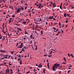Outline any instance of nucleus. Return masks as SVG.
Segmentation results:
<instances>
[{"instance_id": "1", "label": "nucleus", "mask_w": 74, "mask_h": 74, "mask_svg": "<svg viewBox=\"0 0 74 74\" xmlns=\"http://www.w3.org/2000/svg\"><path fill=\"white\" fill-rule=\"evenodd\" d=\"M60 66V64H57V63H56L54 64L53 66V71H56V69H58L57 67H59Z\"/></svg>"}, {"instance_id": "2", "label": "nucleus", "mask_w": 74, "mask_h": 74, "mask_svg": "<svg viewBox=\"0 0 74 74\" xmlns=\"http://www.w3.org/2000/svg\"><path fill=\"white\" fill-rule=\"evenodd\" d=\"M21 8H19L17 10V12H17L18 13H19V12H20V11H21Z\"/></svg>"}, {"instance_id": "3", "label": "nucleus", "mask_w": 74, "mask_h": 74, "mask_svg": "<svg viewBox=\"0 0 74 74\" xmlns=\"http://www.w3.org/2000/svg\"><path fill=\"white\" fill-rule=\"evenodd\" d=\"M9 23H10L11 22H12V21H13V19H12V18H10V19H9L8 21Z\"/></svg>"}, {"instance_id": "4", "label": "nucleus", "mask_w": 74, "mask_h": 74, "mask_svg": "<svg viewBox=\"0 0 74 74\" xmlns=\"http://www.w3.org/2000/svg\"><path fill=\"white\" fill-rule=\"evenodd\" d=\"M38 67H40V68L42 67V66L41 63H40L39 64V65L38 66Z\"/></svg>"}, {"instance_id": "5", "label": "nucleus", "mask_w": 74, "mask_h": 74, "mask_svg": "<svg viewBox=\"0 0 74 74\" xmlns=\"http://www.w3.org/2000/svg\"><path fill=\"white\" fill-rule=\"evenodd\" d=\"M53 18V16H50L49 18V19H52Z\"/></svg>"}, {"instance_id": "6", "label": "nucleus", "mask_w": 74, "mask_h": 74, "mask_svg": "<svg viewBox=\"0 0 74 74\" xmlns=\"http://www.w3.org/2000/svg\"><path fill=\"white\" fill-rule=\"evenodd\" d=\"M53 8H54L55 7H56V5H55V3H53Z\"/></svg>"}, {"instance_id": "7", "label": "nucleus", "mask_w": 74, "mask_h": 74, "mask_svg": "<svg viewBox=\"0 0 74 74\" xmlns=\"http://www.w3.org/2000/svg\"><path fill=\"white\" fill-rule=\"evenodd\" d=\"M49 54H51L52 53V51L51 50H50L49 51Z\"/></svg>"}, {"instance_id": "8", "label": "nucleus", "mask_w": 74, "mask_h": 74, "mask_svg": "<svg viewBox=\"0 0 74 74\" xmlns=\"http://www.w3.org/2000/svg\"><path fill=\"white\" fill-rule=\"evenodd\" d=\"M19 8H21V9L22 10H23L24 9V8H23V7H19Z\"/></svg>"}, {"instance_id": "9", "label": "nucleus", "mask_w": 74, "mask_h": 74, "mask_svg": "<svg viewBox=\"0 0 74 74\" xmlns=\"http://www.w3.org/2000/svg\"><path fill=\"white\" fill-rule=\"evenodd\" d=\"M17 29H18V30H19L20 31H21V32L22 31V29H21L20 28H18Z\"/></svg>"}, {"instance_id": "10", "label": "nucleus", "mask_w": 74, "mask_h": 74, "mask_svg": "<svg viewBox=\"0 0 74 74\" xmlns=\"http://www.w3.org/2000/svg\"><path fill=\"white\" fill-rule=\"evenodd\" d=\"M40 22L41 23H42V19L41 18H40L39 20Z\"/></svg>"}, {"instance_id": "11", "label": "nucleus", "mask_w": 74, "mask_h": 74, "mask_svg": "<svg viewBox=\"0 0 74 74\" xmlns=\"http://www.w3.org/2000/svg\"><path fill=\"white\" fill-rule=\"evenodd\" d=\"M9 8H11V9H12V10H14V9H13V7L12 6H10L9 7Z\"/></svg>"}, {"instance_id": "12", "label": "nucleus", "mask_w": 74, "mask_h": 74, "mask_svg": "<svg viewBox=\"0 0 74 74\" xmlns=\"http://www.w3.org/2000/svg\"><path fill=\"white\" fill-rule=\"evenodd\" d=\"M34 10V9H32V12L33 14H34V11H33Z\"/></svg>"}, {"instance_id": "13", "label": "nucleus", "mask_w": 74, "mask_h": 74, "mask_svg": "<svg viewBox=\"0 0 74 74\" xmlns=\"http://www.w3.org/2000/svg\"><path fill=\"white\" fill-rule=\"evenodd\" d=\"M6 73H8V74L9 73V71H7V69H6Z\"/></svg>"}, {"instance_id": "14", "label": "nucleus", "mask_w": 74, "mask_h": 74, "mask_svg": "<svg viewBox=\"0 0 74 74\" xmlns=\"http://www.w3.org/2000/svg\"><path fill=\"white\" fill-rule=\"evenodd\" d=\"M39 8H40V9H41V6L40 5H39V7L38 8V9Z\"/></svg>"}, {"instance_id": "15", "label": "nucleus", "mask_w": 74, "mask_h": 74, "mask_svg": "<svg viewBox=\"0 0 74 74\" xmlns=\"http://www.w3.org/2000/svg\"><path fill=\"white\" fill-rule=\"evenodd\" d=\"M20 65H22V60H20Z\"/></svg>"}, {"instance_id": "16", "label": "nucleus", "mask_w": 74, "mask_h": 74, "mask_svg": "<svg viewBox=\"0 0 74 74\" xmlns=\"http://www.w3.org/2000/svg\"><path fill=\"white\" fill-rule=\"evenodd\" d=\"M22 47H23L21 45H20L19 46V48H22Z\"/></svg>"}, {"instance_id": "17", "label": "nucleus", "mask_w": 74, "mask_h": 74, "mask_svg": "<svg viewBox=\"0 0 74 74\" xmlns=\"http://www.w3.org/2000/svg\"><path fill=\"white\" fill-rule=\"evenodd\" d=\"M43 31L42 30H41V34H43Z\"/></svg>"}, {"instance_id": "18", "label": "nucleus", "mask_w": 74, "mask_h": 74, "mask_svg": "<svg viewBox=\"0 0 74 74\" xmlns=\"http://www.w3.org/2000/svg\"><path fill=\"white\" fill-rule=\"evenodd\" d=\"M62 3L61 5L60 6V8L61 10H62Z\"/></svg>"}, {"instance_id": "19", "label": "nucleus", "mask_w": 74, "mask_h": 74, "mask_svg": "<svg viewBox=\"0 0 74 74\" xmlns=\"http://www.w3.org/2000/svg\"><path fill=\"white\" fill-rule=\"evenodd\" d=\"M14 52V51H13L12 52L11 51H10V53H11L12 55H13V53Z\"/></svg>"}, {"instance_id": "20", "label": "nucleus", "mask_w": 74, "mask_h": 74, "mask_svg": "<svg viewBox=\"0 0 74 74\" xmlns=\"http://www.w3.org/2000/svg\"><path fill=\"white\" fill-rule=\"evenodd\" d=\"M71 56L73 58H74V56H73V54H71Z\"/></svg>"}, {"instance_id": "21", "label": "nucleus", "mask_w": 74, "mask_h": 74, "mask_svg": "<svg viewBox=\"0 0 74 74\" xmlns=\"http://www.w3.org/2000/svg\"><path fill=\"white\" fill-rule=\"evenodd\" d=\"M26 21H25L23 22V23H24V25H25V24H26Z\"/></svg>"}, {"instance_id": "22", "label": "nucleus", "mask_w": 74, "mask_h": 74, "mask_svg": "<svg viewBox=\"0 0 74 74\" xmlns=\"http://www.w3.org/2000/svg\"><path fill=\"white\" fill-rule=\"evenodd\" d=\"M48 56H49L48 57L49 58H51V57L52 56V55H49Z\"/></svg>"}, {"instance_id": "23", "label": "nucleus", "mask_w": 74, "mask_h": 74, "mask_svg": "<svg viewBox=\"0 0 74 74\" xmlns=\"http://www.w3.org/2000/svg\"><path fill=\"white\" fill-rule=\"evenodd\" d=\"M47 67H48V69H49V62L47 63Z\"/></svg>"}, {"instance_id": "24", "label": "nucleus", "mask_w": 74, "mask_h": 74, "mask_svg": "<svg viewBox=\"0 0 74 74\" xmlns=\"http://www.w3.org/2000/svg\"><path fill=\"white\" fill-rule=\"evenodd\" d=\"M25 34H28V33H27V32L26 31H25Z\"/></svg>"}, {"instance_id": "25", "label": "nucleus", "mask_w": 74, "mask_h": 74, "mask_svg": "<svg viewBox=\"0 0 74 74\" xmlns=\"http://www.w3.org/2000/svg\"><path fill=\"white\" fill-rule=\"evenodd\" d=\"M64 17H66V13L64 14Z\"/></svg>"}, {"instance_id": "26", "label": "nucleus", "mask_w": 74, "mask_h": 74, "mask_svg": "<svg viewBox=\"0 0 74 74\" xmlns=\"http://www.w3.org/2000/svg\"><path fill=\"white\" fill-rule=\"evenodd\" d=\"M52 2H51V3L49 5L50 7H52Z\"/></svg>"}, {"instance_id": "27", "label": "nucleus", "mask_w": 74, "mask_h": 74, "mask_svg": "<svg viewBox=\"0 0 74 74\" xmlns=\"http://www.w3.org/2000/svg\"><path fill=\"white\" fill-rule=\"evenodd\" d=\"M12 18H14V17H15V15H13L12 16Z\"/></svg>"}, {"instance_id": "28", "label": "nucleus", "mask_w": 74, "mask_h": 74, "mask_svg": "<svg viewBox=\"0 0 74 74\" xmlns=\"http://www.w3.org/2000/svg\"><path fill=\"white\" fill-rule=\"evenodd\" d=\"M68 56H69V57H70V53H68Z\"/></svg>"}, {"instance_id": "29", "label": "nucleus", "mask_w": 74, "mask_h": 74, "mask_svg": "<svg viewBox=\"0 0 74 74\" xmlns=\"http://www.w3.org/2000/svg\"><path fill=\"white\" fill-rule=\"evenodd\" d=\"M4 7H6V8H8V6H6V5H5Z\"/></svg>"}, {"instance_id": "30", "label": "nucleus", "mask_w": 74, "mask_h": 74, "mask_svg": "<svg viewBox=\"0 0 74 74\" xmlns=\"http://www.w3.org/2000/svg\"><path fill=\"white\" fill-rule=\"evenodd\" d=\"M5 39V37L4 36H3V41L4 40V39Z\"/></svg>"}, {"instance_id": "31", "label": "nucleus", "mask_w": 74, "mask_h": 74, "mask_svg": "<svg viewBox=\"0 0 74 74\" xmlns=\"http://www.w3.org/2000/svg\"><path fill=\"white\" fill-rule=\"evenodd\" d=\"M35 49L36 50H37V45L36 46V48Z\"/></svg>"}, {"instance_id": "32", "label": "nucleus", "mask_w": 74, "mask_h": 74, "mask_svg": "<svg viewBox=\"0 0 74 74\" xmlns=\"http://www.w3.org/2000/svg\"><path fill=\"white\" fill-rule=\"evenodd\" d=\"M33 38V36L32 35H31L30 36V38Z\"/></svg>"}, {"instance_id": "33", "label": "nucleus", "mask_w": 74, "mask_h": 74, "mask_svg": "<svg viewBox=\"0 0 74 74\" xmlns=\"http://www.w3.org/2000/svg\"><path fill=\"white\" fill-rule=\"evenodd\" d=\"M3 53H5V50H3Z\"/></svg>"}, {"instance_id": "34", "label": "nucleus", "mask_w": 74, "mask_h": 74, "mask_svg": "<svg viewBox=\"0 0 74 74\" xmlns=\"http://www.w3.org/2000/svg\"><path fill=\"white\" fill-rule=\"evenodd\" d=\"M4 59H6V58H7V57L5 56V57H3Z\"/></svg>"}, {"instance_id": "35", "label": "nucleus", "mask_w": 74, "mask_h": 74, "mask_svg": "<svg viewBox=\"0 0 74 74\" xmlns=\"http://www.w3.org/2000/svg\"><path fill=\"white\" fill-rule=\"evenodd\" d=\"M27 9V6H26L25 7V10H26V9Z\"/></svg>"}, {"instance_id": "36", "label": "nucleus", "mask_w": 74, "mask_h": 74, "mask_svg": "<svg viewBox=\"0 0 74 74\" xmlns=\"http://www.w3.org/2000/svg\"><path fill=\"white\" fill-rule=\"evenodd\" d=\"M33 41V40H32L30 41V44H32V42Z\"/></svg>"}, {"instance_id": "37", "label": "nucleus", "mask_w": 74, "mask_h": 74, "mask_svg": "<svg viewBox=\"0 0 74 74\" xmlns=\"http://www.w3.org/2000/svg\"><path fill=\"white\" fill-rule=\"evenodd\" d=\"M70 71H71V70H69L68 71V74L70 72Z\"/></svg>"}, {"instance_id": "38", "label": "nucleus", "mask_w": 74, "mask_h": 74, "mask_svg": "<svg viewBox=\"0 0 74 74\" xmlns=\"http://www.w3.org/2000/svg\"><path fill=\"white\" fill-rule=\"evenodd\" d=\"M62 64H66V63L64 62H62Z\"/></svg>"}, {"instance_id": "39", "label": "nucleus", "mask_w": 74, "mask_h": 74, "mask_svg": "<svg viewBox=\"0 0 74 74\" xmlns=\"http://www.w3.org/2000/svg\"><path fill=\"white\" fill-rule=\"evenodd\" d=\"M68 22H69V21L68 20L66 21V23H68Z\"/></svg>"}, {"instance_id": "40", "label": "nucleus", "mask_w": 74, "mask_h": 74, "mask_svg": "<svg viewBox=\"0 0 74 74\" xmlns=\"http://www.w3.org/2000/svg\"><path fill=\"white\" fill-rule=\"evenodd\" d=\"M31 13H29V16H30V17H31V16H31Z\"/></svg>"}, {"instance_id": "41", "label": "nucleus", "mask_w": 74, "mask_h": 74, "mask_svg": "<svg viewBox=\"0 0 74 74\" xmlns=\"http://www.w3.org/2000/svg\"><path fill=\"white\" fill-rule=\"evenodd\" d=\"M30 73V71H28V72H27V73H26V74H28Z\"/></svg>"}, {"instance_id": "42", "label": "nucleus", "mask_w": 74, "mask_h": 74, "mask_svg": "<svg viewBox=\"0 0 74 74\" xmlns=\"http://www.w3.org/2000/svg\"><path fill=\"white\" fill-rule=\"evenodd\" d=\"M53 29H54L55 30H56V28L54 27H53Z\"/></svg>"}, {"instance_id": "43", "label": "nucleus", "mask_w": 74, "mask_h": 74, "mask_svg": "<svg viewBox=\"0 0 74 74\" xmlns=\"http://www.w3.org/2000/svg\"><path fill=\"white\" fill-rule=\"evenodd\" d=\"M24 48V49H27V47H26L25 46Z\"/></svg>"}, {"instance_id": "44", "label": "nucleus", "mask_w": 74, "mask_h": 74, "mask_svg": "<svg viewBox=\"0 0 74 74\" xmlns=\"http://www.w3.org/2000/svg\"><path fill=\"white\" fill-rule=\"evenodd\" d=\"M61 32L62 33H63V30H62V29H61Z\"/></svg>"}, {"instance_id": "45", "label": "nucleus", "mask_w": 74, "mask_h": 74, "mask_svg": "<svg viewBox=\"0 0 74 74\" xmlns=\"http://www.w3.org/2000/svg\"><path fill=\"white\" fill-rule=\"evenodd\" d=\"M35 33H36V34H37V31H35Z\"/></svg>"}, {"instance_id": "46", "label": "nucleus", "mask_w": 74, "mask_h": 74, "mask_svg": "<svg viewBox=\"0 0 74 74\" xmlns=\"http://www.w3.org/2000/svg\"><path fill=\"white\" fill-rule=\"evenodd\" d=\"M5 56H7V58L9 56V55H5Z\"/></svg>"}, {"instance_id": "47", "label": "nucleus", "mask_w": 74, "mask_h": 74, "mask_svg": "<svg viewBox=\"0 0 74 74\" xmlns=\"http://www.w3.org/2000/svg\"><path fill=\"white\" fill-rule=\"evenodd\" d=\"M45 70H46V69H44L43 70V71H45Z\"/></svg>"}, {"instance_id": "48", "label": "nucleus", "mask_w": 74, "mask_h": 74, "mask_svg": "<svg viewBox=\"0 0 74 74\" xmlns=\"http://www.w3.org/2000/svg\"><path fill=\"white\" fill-rule=\"evenodd\" d=\"M64 60L65 61H66V59H65V58L64 57Z\"/></svg>"}, {"instance_id": "49", "label": "nucleus", "mask_w": 74, "mask_h": 74, "mask_svg": "<svg viewBox=\"0 0 74 74\" xmlns=\"http://www.w3.org/2000/svg\"><path fill=\"white\" fill-rule=\"evenodd\" d=\"M10 57H11V56H9L8 58H9H9H10Z\"/></svg>"}, {"instance_id": "50", "label": "nucleus", "mask_w": 74, "mask_h": 74, "mask_svg": "<svg viewBox=\"0 0 74 74\" xmlns=\"http://www.w3.org/2000/svg\"><path fill=\"white\" fill-rule=\"evenodd\" d=\"M35 22V23H36V24H38V23L37 22Z\"/></svg>"}, {"instance_id": "51", "label": "nucleus", "mask_w": 74, "mask_h": 74, "mask_svg": "<svg viewBox=\"0 0 74 74\" xmlns=\"http://www.w3.org/2000/svg\"><path fill=\"white\" fill-rule=\"evenodd\" d=\"M58 35H59V31L58 32V34H56V36H58Z\"/></svg>"}, {"instance_id": "52", "label": "nucleus", "mask_w": 74, "mask_h": 74, "mask_svg": "<svg viewBox=\"0 0 74 74\" xmlns=\"http://www.w3.org/2000/svg\"><path fill=\"white\" fill-rule=\"evenodd\" d=\"M59 26H61V23H60H60H59Z\"/></svg>"}, {"instance_id": "53", "label": "nucleus", "mask_w": 74, "mask_h": 74, "mask_svg": "<svg viewBox=\"0 0 74 74\" xmlns=\"http://www.w3.org/2000/svg\"><path fill=\"white\" fill-rule=\"evenodd\" d=\"M2 1H3L4 3H5V1H4V0H2Z\"/></svg>"}, {"instance_id": "54", "label": "nucleus", "mask_w": 74, "mask_h": 74, "mask_svg": "<svg viewBox=\"0 0 74 74\" xmlns=\"http://www.w3.org/2000/svg\"><path fill=\"white\" fill-rule=\"evenodd\" d=\"M21 45L23 46V43H21Z\"/></svg>"}, {"instance_id": "55", "label": "nucleus", "mask_w": 74, "mask_h": 74, "mask_svg": "<svg viewBox=\"0 0 74 74\" xmlns=\"http://www.w3.org/2000/svg\"><path fill=\"white\" fill-rule=\"evenodd\" d=\"M1 52H3V50L1 49Z\"/></svg>"}, {"instance_id": "56", "label": "nucleus", "mask_w": 74, "mask_h": 74, "mask_svg": "<svg viewBox=\"0 0 74 74\" xmlns=\"http://www.w3.org/2000/svg\"><path fill=\"white\" fill-rule=\"evenodd\" d=\"M9 66H11V64H10V63H9Z\"/></svg>"}, {"instance_id": "57", "label": "nucleus", "mask_w": 74, "mask_h": 74, "mask_svg": "<svg viewBox=\"0 0 74 74\" xmlns=\"http://www.w3.org/2000/svg\"><path fill=\"white\" fill-rule=\"evenodd\" d=\"M8 35L9 36V37H11V35H10V34H8Z\"/></svg>"}, {"instance_id": "58", "label": "nucleus", "mask_w": 74, "mask_h": 74, "mask_svg": "<svg viewBox=\"0 0 74 74\" xmlns=\"http://www.w3.org/2000/svg\"><path fill=\"white\" fill-rule=\"evenodd\" d=\"M53 20H54V21H56V19H55V18H53Z\"/></svg>"}, {"instance_id": "59", "label": "nucleus", "mask_w": 74, "mask_h": 74, "mask_svg": "<svg viewBox=\"0 0 74 74\" xmlns=\"http://www.w3.org/2000/svg\"><path fill=\"white\" fill-rule=\"evenodd\" d=\"M3 37L2 36H1L0 37V39L1 40V38H2Z\"/></svg>"}, {"instance_id": "60", "label": "nucleus", "mask_w": 74, "mask_h": 74, "mask_svg": "<svg viewBox=\"0 0 74 74\" xmlns=\"http://www.w3.org/2000/svg\"><path fill=\"white\" fill-rule=\"evenodd\" d=\"M71 8H74V7L71 6Z\"/></svg>"}, {"instance_id": "61", "label": "nucleus", "mask_w": 74, "mask_h": 74, "mask_svg": "<svg viewBox=\"0 0 74 74\" xmlns=\"http://www.w3.org/2000/svg\"><path fill=\"white\" fill-rule=\"evenodd\" d=\"M29 68L31 70V69H32V66L29 67Z\"/></svg>"}, {"instance_id": "62", "label": "nucleus", "mask_w": 74, "mask_h": 74, "mask_svg": "<svg viewBox=\"0 0 74 74\" xmlns=\"http://www.w3.org/2000/svg\"><path fill=\"white\" fill-rule=\"evenodd\" d=\"M11 59H13V57H12V56H11Z\"/></svg>"}, {"instance_id": "63", "label": "nucleus", "mask_w": 74, "mask_h": 74, "mask_svg": "<svg viewBox=\"0 0 74 74\" xmlns=\"http://www.w3.org/2000/svg\"><path fill=\"white\" fill-rule=\"evenodd\" d=\"M25 5H27V4L25 3Z\"/></svg>"}, {"instance_id": "64", "label": "nucleus", "mask_w": 74, "mask_h": 74, "mask_svg": "<svg viewBox=\"0 0 74 74\" xmlns=\"http://www.w3.org/2000/svg\"><path fill=\"white\" fill-rule=\"evenodd\" d=\"M61 73V72H59L58 74H60Z\"/></svg>"}]
</instances>
